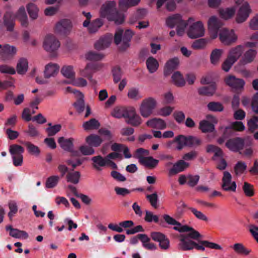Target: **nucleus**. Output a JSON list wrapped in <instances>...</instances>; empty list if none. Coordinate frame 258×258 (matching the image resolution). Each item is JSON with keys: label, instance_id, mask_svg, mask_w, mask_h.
<instances>
[{"label": "nucleus", "instance_id": "nucleus-1", "mask_svg": "<svg viewBox=\"0 0 258 258\" xmlns=\"http://www.w3.org/2000/svg\"><path fill=\"white\" fill-rule=\"evenodd\" d=\"M208 24L211 38L214 39L217 38L219 31V39L225 45H230L237 40V37L233 30H229L224 28L220 29L223 23L215 16L210 18Z\"/></svg>", "mask_w": 258, "mask_h": 258}, {"label": "nucleus", "instance_id": "nucleus-2", "mask_svg": "<svg viewBox=\"0 0 258 258\" xmlns=\"http://www.w3.org/2000/svg\"><path fill=\"white\" fill-rule=\"evenodd\" d=\"M102 18H106L108 21H114L116 24H120L124 21V15L118 12L114 1H108L102 5L100 10Z\"/></svg>", "mask_w": 258, "mask_h": 258}, {"label": "nucleus", "instance_id": "nucleus-3", "mask_svg": "<svg viewBox=\"0 0 258 258\" xmlns=\"http://www.w3.org/2000/svg\"><path fill=\"white\" fill-rule=\"evenodd\" d=\"M16 17L20 20L21 25L23 27H27L28 26L27 16L25 8L22 6L19 8L16 15L10 11L7 12L4 15L3 18L4 25L7 28V31L10 32L13 31Z\"/></svg>", "mask_w": 258, "mask_h": 258}, {"label": "nucleus", "instance_id": "nucleus-4", "mask_svg": "<svg viewBox=\"0 0 258 258\" xmlns=\"http://www.w3.org/2000/svg\"><path fill=\"white\" fill-rule=\"evenodd\" d=\"M174 142L177 143V149L181 150L185 146L189 148H196L201 145V140L197 137L193 136H185L180 135L176 137L174 140Z\"/></svg>", "mask_w": 258, "mask_h": 258}, {"label": "nucleus", "instance_id": "nucleus-5", "mask_svg": "<svg viewBox=\"0 0 258 258\" xmlns=\"http://www.w3.org/2000/svg\"><path fill=\"white\" fill-rule=\"evenodd\" d=\"M156 100L152 97L144 99L140 107V113L145 118L149 117L156 106Z\"/></svg>", "mask_w": 258, "mask_h": 258}, {"label": "nucleus", "instance_id": "nucleus-6", "mask_svg": "<svg viewBox=\"0 0 258 258\" xmlns=\"http://www.w3.org/2000/svg\"><path fill=\"white\" fill-rule=\"evenodd\" d=\"M225 146L230 151L234 152H239L242 150L244 146V139L240 137H235L230 139L225 143Z\"/></svg>", "mask_w": 258, "mask_h": 258}, {"label": "nucleus", "instance_id": "nucleus-7", "mask_svg": "<svg viewBox=\"0 0 258 258\" xmlns=\"http://www.w3.org/2000/svg\"><path fill=\"white\" fill-rule=\"evenodd\" d=\"M60 46L59 41L52 35L46 36L43 41L44 49L47 52H54Z\"/></svg>", "mask_w": 258, "mask_h": 258}, {"label": "nucleus", "instance_id": "nucleus-8", "mask_svg": "<svg viewBox=\"0 0 258 258\" xmlns=\"http://www.w3.org/2000/svg\"><path fill=\"white\" fill-rule=\"evenodd\" d=\"M205 29L201 21H198L191 25L187 32L188 37L192 39L204 36Z\"/></svg>", "mask_w": 258, "mask_h": 258}, {"label": "nucleus", "instance_id": "nucleus-9", "mask_svg": "<svg viewBox=\"0 0 258 258\" xmlns=\"http://www.w3.org/2000/svg\"><path fill=\"white\" fill-rule=\"evenodd\" d=\"M125 122L133 126H138L142 123V119L137 114L134 107L129 106V110L125 117Z\"/></svg>", "mask_w": 258, "mask_h": 258}, {"label": "nucleus", "instance_id": "nucleus-10", "mask_svg": "<svg viewBox=\"0 0 258 258\" xmlns=\"http://www.w3.org/2000/svg\"><path fill=\"white\" fill-rule=\"evenodd\" d=\"M17 49L13 46L0 44V56L3 60H10L15 55Z\"/></svg>", "mask_w": 258, "mask_h": 258}, {"label": "nucleus", "instance_id": "nucleus-11", "mask_svg": "<svg viewBox=\"0 0 258 258\" xmlns=\"http://www.w3.org/2000/svg\"><path fill=\"white\" fill-rule=\"evenodd\" d=\"M232 176L228 171H224L222 179V188L225 191H235L236 184L235 181L231 182Z\"/></svg>", "mask_w": 258, "mask_h": 258}, {"label": "nucleus", "instance_id": "nucleus-12", "mask_svg": "<svg viewBox=\"0 0 258 258\" xmlns=\"http://www.w3.org/2000/svg\"><path fill=\"white\" fill-rule=\"evenodd\" d=\"M173 229L180 233L189 232L187 234H185L187 238H190L194 240H198L202 237L201 234L192 227H189L186 225H183L180 227H174Z\"/></svg>", "mask_w": 258, "mask_h": 258}, {"label": "nucleus", "instance_id": "nucleus-13", "mask_svg": "<svg viewBox=\"0 0 258 258\" xmlns=\"http://www.w3.org/2000/svg\"><path fill=\"white\" fill-rule=\"evenodd\" d=\"M72 27V25L70 20L62 19L56 24L55 31L61 35H67L70 32Z\"/></svg>", "mask_w": 258, "mask_h": 258}, {"label": "nucleus", "instance_id": "nucleus-14", "mask_svg": "<svg viewBox=\"0 0 258 258\" xmlns=\"http://www.w3.org/2000/svg\"><path fill=\"white\" fill-rule=\"evenodd\" d=\"M225 84L235 90H239L243 88L244 81L241 79L236 78L235 76L229 75L225 78Z\"/></svg>", "mask_w": 258, "mask_h": 258}, {"label": "nucleus", "instance_id": "nucleus-15", "mask_svg": "<svg viewBox=\"0 0 258 258\" xmlns=\"http://www.w3.org/2000/svg\"><path fill=\"white\" fill-rule=\"evenodd\" d=\"M251 12L250 7L247 3H244L239 8L237 13L236 21L240 23L244 22L248 17Z\"/></svg>", "mask_w": 258, "mask_h": 258}, {"label": "nucleus", "instance_id": "nucleus-16", "mask_svg": "<svg viewBox=\"0 0 258 258\" xmlns=\"http://www.w3.org/2000/svg\"><path fill=\"white\" fill-rule=\"evenodd\" d=\"M205 247L215 249H221V246L215 243L210 242L207 240H199V243L195 242L194 248L199 250L204 251Z\"/></svg>", "mask_w": 258, "mask_h": 258}, {"label": "nucleus", "instance_id": "nucleus-17", "mask_svg": "<svg viewBox=\"0 0 258 258\" xmlns=\"http://www.w3.org/2000/svg\"><path fill=\"white\" fill-rule=\"evenodd\" d=\"M179 237V247L180 249L186 251L191 250L194 248L195 241L187 238L185 234H181Z\"/></svg>", "mask_w": 258, "mask_h": 258}, {"label": "nucleus", "instance_id": "nucleus-18", "mask_svg": "<svg viewBox=\"0 0 258 258\" xmlns=\"http://www.w3.org/2000/svg\"><path fill=\"white\" fill-rule=\"evenodd\" d=\"M179 61L177 57H174L169 59L165 64L164 74L165 76L170 75L177 68Z\"/></svg>", "mask_w": 258, "mask_h": 258}, {"label": "nucleus", "instance_id": "nucleus-19", "mask_svg": "<svg viewBox=\"0 0 258 258\" xmlns=\"http://www.w3.org/2000/svg\"><path fill=\"white\" fill-rule=\"evenodd\" d=\"M189 166V164L183 160H180L173 164L172 168L169 171L170 176L175 175L184 171Z\"/></svg>", "mask_w": 258, "mask_h": 258}, {"label": "nucleus", "instance_id": "nucleus-20", "mask_svg": "<svg viewBox=\"0 0 258 258\" xmlns=\"http://www.w3.org/2000/svg\"><path fill=\"white\" fill-rule=\"evenodd\" d=\"M59 66L56 63H49L47 64L44 71V76L45 79L54 77L59 71Z\"/></svg>", "mask_w": 258, "mask_h": 258}, {"label": "nucleus", "instance_id": "nucleus-21", "mask_svg": "<svg viewBox=\"0 0 258 258\" xmlns=\"http://www.w3.org/2000/svg\"><path fill=\"white\" fill-rule=\"evenodd\" d=\"M148 126L159 130H164L166 128L167 125L165 121L159 118H153L146 122Z\"/></svg>", "mask_w": 258, "mask_h": 258}, {"label": "nucleus", "instance_id": "nucleus-22", "mask_svg": "<svg viewBox=\"0 0 258 258\" xmlns=\"http://www.w3.org/2000/svg\"><path fill=\"white\" fill-rule=\"evenodd\" d=\"M6 229L7 231H10L9 234L13 237L24 239L28 237V234L26 231L13 228L11 225L7 226Z\"/></svg>", "mask_w": 258, "mask_h": 258}, {"label": "nucleus", "instance_id": "nucleus-23", "mask_svg": "<svg viewBox=\"0 0 258 258\" xmlns=\"http://www.w3.org/2000/svg\"><path fill=\"white\" fill-rule=\"evenodd\" d=\"M134 35L133 32L127 29L122 34V43L120 47L121 50H125L130 46V42Z\"/></svg>", "mask_w": 258, "mask_h": 258}, {"label": "nucleus", "instance_id": "nucleus-24", "mask_svg": "<svg viewBox=\"0 0 258 258\" xmlns=\"http://www.w3.org/2000/svg\"><path fill=\"white\" fill-rule=\"evenodd\" d=\"M73 138L65 139L64 137H59L58 139V143L60 147L65 151H72L73 148Z\"/></svg>", "mask_w": 258, "mask_h": 258}, {"label": "nucleus", "instance_id": "nucleus-25", "mask_svg": "<svg viewBox=\"0 0 258 258\" xmlns=\"http://www.w3.org/2000/svg\"><path fill=\"white\" fill-rule=\"evenodd\" d=\"M216 89V85L213 83L209 86L200 88L198 89V93L201 95L211 96L215 93Z\"/></svg>", "mask_w": 258, "mask_h": 258}, {"label": "nucleus", "instance_id": "nucleus-26", "mask_svg": "<svg viewBox=\"0 0 258 258\" xmlns=\"http://www.w3.org/2000/svg\"><path fill=\"white\" fill-rule=\"evenodd\" d=\"M107 158H104L100 155L94 156L91 160L93 162V167L97 171L101 170V167H104L106 165Z\"/></svg>", "mask_w": 258, "mask_h": 258}, {"label": "nucleus", "instance_id": "nucleus-27", "mask_svg": "<svg viewBox=\"0 0 258 258\" xmlns=\"http://www.w3.org/2000/svg\"><path fill=\"white\" fill-rule=\"evenodd\" d=\"M244 51L243 46L239 45L231 49L229 52L228 57L235 62L240 57Z\"/></svg>", "mask_w": 258, "mask_h": 258}, {"label": "nucleus", "instance_id": "nucleus-28", "mask_svg": "<svg viewBox=\"0 0 258 258\" xmlns=\"http://www.w3.org/2000/svg\"><path fill=\"white\" fill-rule=\"evenodd\" d=\"M184 20L182 19L181 15L177 14L168 17L166 19V23L167 26L173 28L175 25L178 26Z\"/></svg>", "mask_w": 258, "mask_h": 258}, {"label": "nucleus", "instance_id": "nucleus-29", "mask_svg": "<svg viewBox=\"0 0 258 258\" xmlns=\"http://www.w3.org/2000/svg\"><path fill=\"white\" fill-rule=\"evenodd\" d=\"M28 61L25 58H20L17 62L16 69L20 75H24L28 71Z\"/></svg>", "mask_w": 258, "mask_h": 258}, {"label": "nucleus", "instance_id": "nucleus-30", "mask_svg": "<svg viewBox=\"0 0 258 258\" xmlns=\"http://www.w3.org/2000/svg\"><path fill=\"white\" fill-rule=\"evenodd\" d=\"M111 43L110 37L105 36L100 38L95 44L94 47L96 49L100 50L108 47Z\"/></svg>", "mask_w": 258, "mask_h": 258}, {"label": "nucleus", "instance_id": "nucleus-31", "mask_svg": "<svg viewBox=\"0 0 258 258\" xmlns=\"http://www.w3.org/2000/svg\"><path fill=\"white\" fill-rule=\"evenodd\" d=\"M86 142L92 147H97L102 143V139L97 135L91 134L86 137Z\"/></svg>", "mask_w": 258, "mask_h": 258}, {"label": "nucleus", "instance_id": "nucleus-32", "mask_svg": "<svg viewBox=\"0 0 258 258\" xmlns=\"http://www.w3.org/2000/svg\"><path fill=\"white\" fill-rule=\"evenodd\" d=\"M128 110L129 107H116L112 112L111 115L117 118H125Z\"/></svg>", "mask_w": 258, "mask_h": 258}, {"label": "nucleus", "instance_id": "nucleus-33", "mask_svg": "<svg viewBox=\"0 0 258 258\" xmlns=\"http://www.w3.org/2000/svg\"><path fill=\"white\" fill-rule=\"evenodd\" d=\"M199 128L204 133L213 132L215 130L214 125L207 120H202L199 123Z\"/></svg>", "mask_w": 258, "mask_h": 258}, {"label": "nucleus", "instance_id": "nucleus-34", "mask_svg": "<svg viewBox=\"0 0 258 258\" xmlns=\"http://www.w3.org/2000/svg\"><path fill=\"white\" fill-rule=\"evenodd\" d=\"M73 92L74 93H77L79 96V97L78 98L76 102L74 103V106L77 111L80 113L84 111L85 109V102L83 99L84 96L81 92L78 91Z\"/></svg>", "mask_w": 258, "mask_h": 258}, {"label": "nucleus", "instance_id": "nucleus-35", "mask_svg": "<svg viewBox=\"0 0 258 258\" xmlns=\"http://www.w3.org/2000/svg\"><path fill=\"white\" fill-rule=\"evenodd\" d=\"M231 247L236 253L241 255H247L251 251L250 249L246 248L241 243H235L231 246Z\"/></svg>", "mask_w": 258, "mask_h": 258}, {"label": "nucleus", "instance_id": "nucleus-36", "mask_svg": "<svg viewBox=\"0 0 258 258\" xmlns=\"http://www.w3.org/2000/svg\"><path fill=\"white\" fill-rule=\"evenodd\" d=\"M81 177L80 172L72 171L69 172L66 175V179L68 182L76 184L79 182Z\"/></svg>", "mask_w": 258, "mask_h": 258}, {"label": "nucleus", "instance_id": "nucleus-37", "mask_svg": "<svg viewBox=\"0 0 258 258\" xmlns=\"http://www.w3.org/2000/svg\"><path fill=\"white\" fill-rule=\"evenodd\" d=\"M23 144L26 147L28 152L30 154L36 157L40 155V150L38 146L28 141L24 142Z\"/></svg>", "mask_w": 258, "mask_h": 258}, {"label": "nucleus", "instance_id": "nucleus-38", "mask_svg": "<svg viewBox=\"0 0 258 258\" xmlns=\"http://www.w3.org/2000/svg\"><path fill=\"white\" fill-rule=\"evenodd\" d=\"M172 80L175 85L177 87H183L185 85V81L180 72H175L172 76Z\"/></svg>", "mask_w": 258, "mask_h": 258}, {"label": "nucleus", "instance_id": "nucleus-39", "mask_svg": "<svg viewBox=\"0 0 258 258\" xmlns=\"http://www.w3.org/2000/svg\"><path fill=\"white\" fill-rule=\"evenodd\" d=\"M141 0H119V6L120 9L124 11L129 8L137 6Z\"/></svg>", "mask_w": 258, "mask_h": 258}, {"label": "nucleus", "instance_id": "nucleus-40", "mask_svg": "<svg viewBox=\"0 0 258 258\" xmlns=\"http://www.w3.org/2000/svg\"><path fill=\"white\" fill-rule=\"evenodd\" d=\"M147 69L150 73L155 72L159 67V63L157 59L152 56L149 57L146 60Z\"/></svg>", "mask_w": 258, "mask_h": 258}, {"label": "nucleus", "instance_id": "nucleus-41", "mask_svg": "<svg viewBox=\"0 0 258 258\" xmlns=\"http://www.w3.org/2000/svg\"><path fill=\"white\" fill-rule=\"evenodd\" d=\"M99 126L100 123L95 118H91L83 124V127L86 131L97 129Z\"/></svg>", "mask_w": 258, "mask_h": 258}, {"label": "nucleus", "instance_id": "nucleus-42", "mask_svg": "<svg viewBox=\"0 0 258 258\" xmlns=\"http://www.w3.org/2000/svg\"><path fill=\"white\" fill-rule=\"evenodd\" d=\"M159 160L150 156L146 157L145 158H143L141 164L150 169H153L157 166Z\"/></svg>", "mask_w": 258, "mask_h": 258}, {"label": "nucleus", "instance_id": "nucleus-43", "mask_svg": "<svg viewBox=\"0 0 258 258\" xmlns=\"http://www.w3.org/2000/svg\"><path fill=\"white\" fill-rule=\"evenodd\" d=\"M147 14V11L145 9H139L130 18V22L134 24L137 20L143 19Z\"/></svg>", "mask_w": 258, "mask_h": 258}, {"label": "nucleus", "instance_id": "nucleus-44", "mask_svg": "<svg viewBox=\"0 0 258 258\" xmlns=\"http://www.w3.org/2000/svg\"><path fill=\"white\" fill-rule=\"evenodd\" d=\"M61 73L64 77L71 80L74 79L75 77V73L72 66H63L61 70Z\"/></svg>", "mask_w": 258, "mask_h": 258}, {"label": "nucleus", "instance_id": "nucleus-45", "mask_svg": "<svg viewBox=\"0 0 258 258\" xmlns=\"http://www.w3.org/2000/svg\"><path fill=\"white\" fill-rule=\"evenodd\" d=\"M24 151V147L18 144H13L9 148V152L12 156L22 155Z\"/></svg>", "mask_w": 258, "mask_h": 258}, {"label": "nucleus", "instance_id": "nucleus-46", "mask_svg": "<svg viewBox=\"0 0 258 258\" xmlns=\"http://www.w3.org/2000/svg\"><path fill=\"white\" fill-rule=\"evenodd\" d=\"M256 54V52L255 50L252 49H250L247 51L245 52L244 54L242 60L243 62L246 64L248 63H250L253 61L254 59L255 55Z\"/></svg>", "mask_w": 258, "mask_h": 258}, {"label": "nucleus", "instance_id": "nucleus-47", "mask_svg": "<svg viewBox=\"0 0 258 258\" xmlns=\"http://www.w3.org/2000/svg\"><path fill=\"white\" fill-rule=\"evenodd\" d=\"M208 153H214V156L222 157L223 153L221 149L218 146L213 145H208L206 148Z\"/></svg>", "mask_w": 258, "mask_h": 258}, {"label": "nucleus", "instance_id": "nucleus-48", "mask_svg": "<svg viewBox=\"0 0 258 258\" xmlns=\"http://www.w3.org/2000/svg\"><path fill=\"white\" fill-rule=\"evenodd\" d=\"M27 9L30 18L33 20L36 19L38 17V12L37 6L33 3H29L27 6Z\"/></svg>", "mask_w": 258, "mask_h": 258}, {"label": "nucleus", "instance_id": "nucleus-49", "mask_svg": "<svg viewBox=\"0 0 258 258\" xmlns=\"http://www.w3.org/2000/svg\"><path fill=\"white\" fill-rule=\"evenodd\" d=\"M222 50L219 49L213 50L210 55L211 62L213 64H217L221 56Z\"/></svg>", "mask_w": 258, "mask_h": 258}, {"label": "nucleus", "instance_id": "nucleus-50", "mask_svg": "<svg viewBox=\"0 0 258 258\" xmlns=\"http://www.w3.org/2000/svg\"><path fill=\"white\" fill-rule=\"evenodd\" d=\"M102 25V21L100 19H96L90 23L88 28V31L91 33H95Z\"/></svg>", "mask_w": 258, "mask_h": 258}, {"label": "nucleus", "instance_id": "nucleus-51", "mask_svg": "<svg viewBox=\"0 0 258 258\" xmlns=\"http://www.w3.org/2000/svg\"><path fill=\"white\" fill-rule=\"evenodd\" d=\"M48 125L49 126L46 129V132L49 137L54 136L59 132L61 128V125L59 124L51 125V123H49Z\"/></svg>", "mask_w": 258, "mask_h": 258}, {"label": "nucleus", "instance_id": "nucleus-52", "mask_svg": "<svg viewBox=\"0 0 258 258\" xmlns=\"http://www.w3.org/2000/svg\"><path fill=\"white\" fill-rule=\"evenodd\" d=\"M208 108L209 110L214 112H221L223 110V106L219 102H210L207 105Z\"/></svg>", "mask_w": 258, "mask_h": 258}, {"label": "nucleus", "instance_id": "nucleus-53", "mask_svg": "<svg viewBox=\"0 0 258 258\" xmlns=\"http://www.w3.org/2000/svg\"><path fill=\"white\" fill-rule=\"evenodd\" d=\"M85 57L86 59L89 60L99 61L103 58L104 55L100 53L89 51L86 54Z\"/></svg>", "mask_w": 258, "mask_h": 258}, {"label": "nucleus", "instance_id": "nucleus-54", "mask_svg": "<svg viewBox=\"0 0 258 258\" xmlns=\"http://www.w3.org/2000/svg\"><path fill=\"white\" fill-rule=\"evenodd\" d=\"M235 13V10L233 8H227L219 10L220 17L224 19H228L232 17Z\"/></svg>", "mask_w": 258, "mask_h": 258}, {"label": "nucleus", "instance_id": "nucleus-55", "mask_svg": "<svg viewBox=\"0 0 258 258\" xmlns=\"http://www.w3.org/2000/svg\"><path fill=\"white\" fill-rule=\"evenodd\" d=\"M218 130L219 131H222V135L227 139L234 135V131L230 125L225 127L223 126H220Z\"/></svg>", "mask_w": 258, "mask_h": 258}, {"label": "nucleus", "instance_id": "nucleus-56", "mask_svg": "<svg viewBox=\"0 0 258 258\" xmlns=\"http://www.w3.org/2000/svg\"><path fill=\"white\" fill-rule=\"evenodd\" d=\"M59 177L57 175L50 176L47 179L46 186L47 188H51L54 187L58 183Z\"/></svg>", "mask_w": 258, "mask_h": 258}, {"label": "nucleus", "instance_id": "nucleus-57", "mask_svg": "<svg viewBox=\"0 0 258 258\" xmlns=\"http://www.w3.org/2000/svg\"><path fill=\"white\" fill-rule=\"evenodd\" d=\"M149 154V151L147 150L140 148L137 149L134 153V157L139 159V162L141 163L143 158H145L144 155Z\"/></svg>", "mask_w": 258, "mask_h": 258}, {"label": "nucleus", "instance_id": "nucleus-58", "mask_svg": "<svg viewBox=\"0 0 258 258\" xmlns=\"http://www.w3.org/2000/svg\"><path fill=\"white\" fill-rule=\"evenodd\" d=\"M258 117L253 116L247 122V125L248 126V130L252 133L255 130L258 129Z\"/></svg>", "mask_w": 258, "mask_h": 258}, {"label": "nucleus", "instance_id": "nucleus-59", "mask_svg": "<svg viewBox=\"0 0 258 258\" xmlns=\"http://www.w3.org/2000/svg\"><path fill=\"white\" fill-rule=\"evenodd\" d=\"M246 168L247 165L244 162L238 161L234 166V172L236 175L241 174L244 172Z\"/></svg>", "mask_w": 258, "mask_h": 258}, {"label": "nucleus", "instance_id": "nucleus-60", "mask_svg": "<svg viewBox=\"0 0 258 258\" xmlns=\"http://www.w3.org/2000/svg\"><path fill=\"white\" fill-rule=\"evenodd\" d=\"M9 208L10 212L8 213V217L12 220V218L18 211V207L16 203L14 201H10L9 203Z\"/></svg>", "mask_w": 258, "mask_h": 258}, {"label": "nucleus", "instance_id": "nucleus-61", "mask_svg": "<svg viewBox=\"0 0 258 258\" xmlns=\"http://www.w3.org/2000/svg\"><path fill=\"white\" fill-rule=\"evenodd\" d=\"M112 76L113 77V81L115 83H117L121 80L122 73L120 68L116 66L112 70Z\"/></svg>", "mask_w": 258, "mask_h": 258}, {"label": "nucleus", "instance_id": "nucleus-62", "mask_svg": "<svg viewBox=\"0 0 258 258\" xmlns=\"http://www.w3.org/2000/svg\"><path fill=\"white\" fill-rule=\"evenodd\" d=\"M173 116L178 124L183 123L185 119V115L182 111H175L173 113Z\"/></svg>", "mask_w": 258, "mask_h": 258}, {"label": "nucleus", "instance_id": "nucleus-63", "mask_svg": "<svg viewBox=\"0 0 258 258\" xmlns=\"http://www.w3.org/2000/svg\"><path fill=\"white\" fill-rule=\"evenodd\" d=\"M242 189L246 196L251 197L254 195L253 186L250 183L245 182L243 184Z\"/></svg>", "mask_w": 258, "mask_h": 258}, {"label": "nucleus", "instance_id": "nucleus-64", "mask_svg": "<svg viewBox=\"0 0 258 258\" xmlns=\"http://www.w3.org/2000/svg\"><path fill=\"white\" fill-rule=\"evenodd\" d=\"M145 220L147 222H154L158 223L159 221V217L157 215H154L151 211H146V215L144 218Z\"/></svg>", "mask_w": 258, "mask_h": 258}]
</instances>
